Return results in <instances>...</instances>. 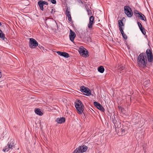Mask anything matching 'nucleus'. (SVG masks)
I'll return each instance as SVG.
<instances>
[{
  "mask_svg": "<svg viewBox=\"0 0 153 153\" xmlns=\"http://www.w3.org/2000/svg\"><path fill=\"white\" fill-rule=\"evenodd\" d=\"M124 12L127 16L129 17H131L133 15V12L130 7L126 6L124 7Z\"/></svg>",
  "mask_w": 153,
  "mask_h": 153,
  "instance_id": "obj_4",
  "label": "nucleus"
},
{
  "mask_svg": "<svg viewBox=\"0 0 153 153\" xmlns=\"http://www.w3.org/2000/svg\"><path fill=\"white\" fill-rule=\"evenodd\" d=\"M38 4L39 6L40 9L42 10H44V7L43 6L45 5H48V3L45 1H43L42 0H40L38 2Z\"/></svg>",
  "mask_w": 153,
  "mask_h": 153,
  "instance_id": "obj_9",
  "label": "nucleus"
},
{
  "mask_svg": "<svg viewBox=\"0 0 153 153\" xmlns=\"http://www.w3.org/2000/svg\"><path fill=\"white\" fill-rule=\"evenodd\" d=\"M80 89V91L82 92H84L85 95L89 96L91 95V91L88 88L82 86Z\"/></svg>",
  "mask_w": 153,
  "mask_h": 153,
  "instance_id": "obj_5",
  "label": "nucleus"
},
{
  "mask_svg": "<svg viewBox=\"0 0 153 153\" xmlns=\"http://www.w3.org/2000/svg\"><path fill=\"white\" fill-rule=\"evenodd\" d=\"M149 80H148L145 81L144 83V85H145L146 87L147 86V85L149 84Z\"/></svg>",
  "mask_w": 153,
  "mask_h": 153,
  "instance_id": "obj_24",
  "label": "nucleus"
},
{
  "mask_svg": "<svg viewBox=\"0 0 153 153\" xmlns=\"http://www.w3.org/2000/svg\"><path fill=\"white\" fill-rule=\"evenodd\" d=\"M100 104L98 103L97 102H94V105L97 108Z\"/></svg>",
  "mask_w": 153,
  "mask_h": 153,
  "instance_id": "obj_26",
  "label": "nucleus"
},
{
  "mask_svg": "<svg viewBox=\"0 0 153 153\" xmlns=\"http://www.w3.org/2000/svg\"><path fill=\"white\" fill-rule=\"evenodd\" d=\"M87 11L88 13V14L89 15H91V10L89 9L87 10Z\"/></svg>",
  "mask_w": 153,
  "mask_h": 153,
  "instance_id": "obj_28",
  "label": "nucleus"
},
{
  "mask_svg": "<svg viewBox=\"0 0 153 153\" xmlns=\"http://www.w3.org/2000/svg\"><path fill=\"white\" fill-rule=\"evenodd\" d=\"M55 12V10L54 9H52L51 11V13L53 14Z\"/></svg>",
  "mask_w": 153,
  "mask_h": 153,
  "instance_id": "obj_29",
  "label": "nucleus"
},
{
  "mask_svg": "<svg viewBox=\"0 0 153 153\" xmlns=\"http://www.w3.org/2000/svg\"><path fill=\"white\" fill-rule=\"evenodd\" d=\"M65 119L64 117L57 118L56 121L59 124H61L65 122Z\"/></svg>",
  "mask_w": 153,
  "mask_h": 153,
  "instance_id": "obj_13",
  "label": "nucleus"
},
{
  "mask_svg": "<svg viewBox=\"0 0 153 153\" xmlns=\"http://www.w3.org/2000/svg\"><path fill=\"white\" fill-rule=\"evenodd\" d=\"M75 106L79 114L83 112L84 105L80 100H78L75 103Z\"/></svg>",
  "mask_w": 153,
  "mask_h": 153,
  "instance_id": "obj_2",
  "label": "nucleus"
},
{
  "mask_svg": "<svg viewBox=\"0 0 153 153\" xmlns=\"http://www.w3.org/2000/svg\"><path fill=\"white\" fill-rule=\"evenodd\" d=\"M57 53L58 55L65 58H68L70 56L69 54L66 52L58 51L57 52Z\"/></svg>",
  "mask_w": 153,
  "mask_h": 153,
  "instance_id": "obj_12",
  "label": "nucleus"
},
{
  "mask_svg": "<svg viewBox=\"0 0 153 153\" xmlns=\"http://www.w3.org/2000/svg\"><path fill=\"white\" fill-rule=\"evenodd\" d=\"M1 22H0V26H1Z\"/></svg>",
  "mask_w": 153,
  "mask_h": 153,
  "instance_id": "obj_35",
  "label": "nucleus"
},
{
  "mask_svg": "<svg viewBox=\"0 0 153 153\" xmlns=\"http://www.w3.org/2000/svg\"><path fill=\"white\" fill-rule=\"evenodd\" d=\"M134 14L136 15V16L137 15L138 17H140V19L144 20V21H146V19L145 16L142 13L139 12L137 11L134 12Z\"/></svg>",
  "mask_w": 153,
  "mask_h": 153,
  "instance_id": "obj_8",
  "label": "nucleus"
},
{
  "mask_svg": "<svg viewBox=\"0 0 153 153\" xmlns=\"http://www.w3.org/2000/svg\"><path fill=\"white\" fill-rule=\"evenodd\" d=\"M119 109H120L122 111H123V110H124V109L122 108L121 107L119 108Z\"/></svg>",
  "mask_w": 153,
  "mask_h": 153,
  "instance_id": "obj_33",
  "label": "nucleus"
},
{
  "mask_svg": "<svg viewBox=\"0 0 153 153\" xmlns=\"http://www.w3.org/2000/svg\"><path fill=\"white\" fill-rule=\"evenodd\" d=\"M153 61V56L150 50H146V53H142L138 56L137 59L138 65L140 68H145L147 67L148 62H152Z\"/></svg>",
  "mask_w": 153,
  "mask_h": 153,
  "instance_id": "obj_1",
  "label": "nucleus"
},
{
  "mask_svg": "<svg viewBox=\"0 0 153 153\" xmlns=\"http://www.w3.org/2000/svg\"><path fill=\"white\" fill-rule=\"evenodd\" d=\"M120 32L123 38L125 39L126 40L127 39V36L124 33L123 29H121V30H120Z\"/></svg>",
  "mask_w": 153,
  "mask_h": 153,
  "instance_id": "obj_17",
  "label": "nucleus"
},
{
  "mask_svg": "<svg viewBox=\"0 0 153 153\" xmlns=\"http://www.w3.org/2000/svg\"><path fill=\"white\" fill-rule=\"evenodd\" d=\"M97 108L99 110L101 111H102L104 112L105 109L100 104L97 107Z\"/></svg>",
  "mask_w": 153,
  "mask_h": 153,
  "instance_id": "obj_21",
  "label": "nucleus"
},
{
  "mask_svg": "<svg viewBox=\"0 0 153 153\" xmlns=\"http://www.w3.org/2000/svg\"><path fill=\"white\" fill-rule=\"evenodd\" d=\"M66 16L68 18V20L69 22L71 21L72 19H71V15L68 14V15H66Z\"/></svg>",
  "mask_w": 153,
  "mask_h": 153,
  "instance_id": "obj_25",
  "label": "nucleus"
},
{
  "mask_svg": "<svg viewBox=\"0 0 153 153\" xmlns=\"http://www.w3.org/2000/svg\"><path fill=\"white\" fill-rule=\"evenodd\" d=\"M1 77V72L0 71V78Z\"/></svg>",
  "mask_w": 153,
  "mask_h": 153,
  "instance_id": "obj_34",
  "label": "nucleus"
},
{
  "mask_svg": "<svg viewBox=\"0 0 153 153\" xmlns=\"http://www.w3.org/2000/svg\"><path fill=\"white\" fill-rule=\"evenodd\" d=\"M55 23H56V25H57V23L56 22H55Z\"/></svg>",
  "mask_w": 153,
  "mask_h": 153,
  "instance_id": "obj_36",
  "label": "nucleus"
},
{
  "mask_svg": "<svg viewBox=\"0 0 153 153\" xmlns=\"http://www.w3.org/2000/svg\"><path fill=\"white\" fill-rule=\"evenodd\" d=\"M35 112L36 114L40 116H42V113L39 108H37L35 109Z\"/></svg>",
  "mask_w": 153,
  "mask_h": 153,
  "instance_id": "obj_16",
  "label": "nucleus"
},
{
  "mask_svg": "<svg viewBox=\"0 0 153 153\" xmlns=\"http://www.w3.org/2000/svg\"><path fill=\"white\" fill-rule=\"evenodd\" d=\"M87 149V146H81L77 148L72 153H82L86 152Z\"/></svg>",
  "mask_w": 153,
  "mask_h": 153,
  "instance_id": "obj_3",
  "label": "nucleus"
},
{
  "mask_svg": "<svg viewBox=\"0 0 153 153\" xmlns=\"http://www.w3.org/2000/svg\"><path fill=\"white\" fill-rule=\"evenodd\" d=\"M124 69V67L122 65H120L117 67V71L118 72H120V73H121L120 71L123 70Z\"/></svg>",
  "mask_w": 153,
  "mask_h": 153,
  "instance_id": "obj_20",
  "label": "nucleus"
},
{
  "mask_svg": "<svg viewBox=\"0 0 153 153\" xmlns=\"http://www.w3.org/2000/svg\"><path fill=\"white\" fill-rule=\"evenodd\" d=\"M79 53L83 56L87 57L88 55H87V51L86 49L83 47H80L79 49Z\"/></svg>",
  "mask_w": 153,
  "mask_h": 153,
  "instance_id": "obj_7",
  "label": "nucleus"
},
{
  "mask_svg": "<svg viewBox=\"0 0 153 153\" xmlns=\"http://www.w3.org/2000/svg\"><path fill=\"white\" fill-rule=\"evenodd\" d=\"M121 131L122 133L124 134L126 132V130L125 129H121Z\"/></svg>",
  "mask_w": 153,
  "mask_h": 153,
  "instance_id": "obj_30",
  "label": "nucleus"
},
{
  "mask_svg": "<svg viewBox=\"0 0 153 153\" xmlns=\"http://www.w3.org/2000/svg\"><path fill=\"white\" fill-rule=\"evenodd\" d=\"M38 44V42L34 39L32 38L30 39L29 46L31 48H35Z\"/></svg>",
  "mask_w": 153,
  "mask_h": 153,
  "instance_id": "obj_6",
  "label": "nucleus"
},
{
  "mask_svg": "<svg viewBox=\"0 0 153 153\" xmlns=\"http://www.w3.org/2000/svg\"><path fill=\"white\" fill-rule=\"evenodd\" d=\"M51 2L53 4H55L56 3V0H51Z\"/></svg>",
  "mask_w": 153,
  "mask_h": 153,
  "instance_id": "obj_31",
  "label": "nucleus"
},
{
  "mask_svg": "<svg viewBox=\"0 0 153 153\" xmlns=\"http://www.w3.org/2000/svg\"><path fill=\"white\" fill-rule=\"evenodd\" d=\"M118 25L120 30L123 29L122 26H124V25L122 20H119L118 21Z\"/></svg>",
  "mask_w": 153,
  "mask_h": 153,
  "instance_id": "obj_15",
  "label": "nucleus"
},
{
  "mask_svg": "<svg viewBox=\"0 0 153 153\" xmlns=\"http://www.w3.org/2000/svg\"><path fill=\"white\" fill-rule=\"evenodd\" d=\"M70 34L69 35L70 39L72 42H73L74 39L76 37V35L75 33L73 31L71 30H70Z\"/></svg>",
  "mask_w": 153,
  "mask_h": 153,
  "instance_id": "obj_11",
  "label": "nucleus"
},
{
  "mask_svg": "<svg viewBox=\"0 0 153 153\" xmlns=\"http://www.w3.org/2000/svg\"><path fill=\"white\" fill-rule=\"evenodd\" d=\"M14 141L13 140H11L10 142H9L8 143V147L10 149H13V148L14 147Z\"/></svg>",
  "mask_w": 153,
  "mask_h": 153,
  "instance_id": "obj_14",
  "label": "nucleus"
},
{
  "mask_svg": "<svg viewBox=\"0 0 153 153\" xmlns=\"http://www.w3.org/2000/svg\"><path fill=\"white\" fill-rule=\"evenodd\" d=\"M137 23L139 28L143 27L142 25L140 22H138Z\"/></svg>",
  "mask_w": 153,
  "mask_h": 153,
  "instance_id": "obj_27",
  "label": "nucleus"
},
{
  "mask_svg": "<svg viewBox=\"0 0 153 153\" xmlns=\"http://www.w3.org/2000/svg\"><path fill=\"white\" fill-rule=\"evenodd\" d=\"M10 149L9 148V147H7V146H5V147L3 149V151L4 152H8Z\"/></svg>",
  "mask_w": 153,
  "mask_h": 153,
  "instance_id": "obj_23",
  "label": "nucleus"
},
{
  "mask_svg": "<svg viewBox=\"0 0 153 153\" xmlns=\"http://www.w3.org/2000/svg\"><path fill=\"white\" fill-rule=\"evenodd\" d=\"M65 14L66 15H68V14H70V12L68 11V9H67L66 10Z\"/></svg>",
  "mask_w": 153,
  "mask_h": 153,
  "instance_id": "obj_32",
  "label": "nucleus"
},
{
  "mask_svg": "<svg viewBox=\"0 0 153 153\" xmlns=\"http://www.w3.org/2000/svg\"><path fill=\"white\" fill-rule=\"evenodd\" d=\"M98 70L100 72L103 73L105 69L102 66H100L98 68Z\"/></svg>",
  "mask_w": 153,
  "mask_h": 153,
  "instance_id": "obj_18",
  "label": "nucleus"
},
{
  "mask_svg": "<svg viewBox=\"0 0 153 153\" xmlns=\"http://www.w3.org/2000/svg\"><path fill=\"white\" fill-rule=\"evenodd\" d=\"M140 29L143 34L145 35L146 34V32L144 27H143L141 28H140Z\"/></svg>",
  "mask_w": 153,
  "mask_h": 153,
  "instance_id": "obj_22",
  "label": "nucleus"
},
{
  "mask_svg": "<svg viewBox=\"0 0 153 153\" xmlns=\"http://www.w3.org/2000/svg\"><path fill=\"white\" fill-rule=\"evenodd\" d=\"M0 38L4 40L5 39V35L2 30L0 29Z\"/></svg>",
  "mask_w": 153,
  "mask_h": 153,
  "instance_id": "obj_19",
  "label": "nucleus"
},
{
  "mask_svg": "<svg viewBox=\"0 0 153 153\" xmlns=\"http://www.w3.org/2000/svg\"><path fill=\"white\" fill-rule=\"evenodd\" d=\"M94 21V18L93 16H91L89 18V23L88 25V27L89 28H91L92 27L93 25Z\"/></svg>",
  "mask_w": 153,
  "mask_h": 153,
  "instance_id": "obj_10",
  "label": "nucleus"
}]
</instances>
